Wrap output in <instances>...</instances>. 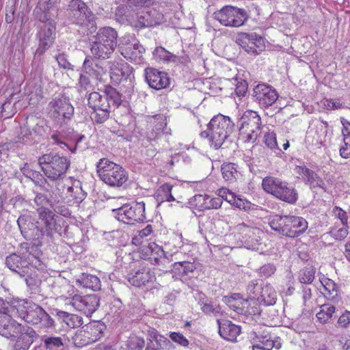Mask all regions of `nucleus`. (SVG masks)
<instances>
[{"label": "nucleus", "instance_id": "nucleus-17", "mask_svg": "<svg viewBox=\"0 0 350 350\" xmlns=\"http://www.w3.org/2000/svg\"><path fill=\"white\" fill-rule=\"evenodd\" d=\"M66 305L72 306L76 310L91 316L100 305V298L96 295H81L76 294L66 299Z\"/></svg>", "mask_w": 350, "mask_h": 350}, {"label": "nucleus", "instance_id": "nucleus-49", "mask_svg": "<svg viewBox=\"0 0 350 350\" xmlns=\"http://www.w3.org/2000/svg\"><path fill=\"white\" fill-rule=\"evenodd\" d=\"M335 307L332 305L324 304L321 306L320 311L317 314V318L322 323H326L332 319L335 312Z\"/></svg>", "mask_w": 350, "mask_h": 350}, {"label": "nucleus", "instance_id": "nucleus-19", "mask_svg": "<svg viewBox=\"0 0 350 350\" xmlns=\"http://www.w3.org/2000/svg\"><path fill=\"white\" fill-rule=\"evenodd\" d=\"M270 327H262L251 333L253 340V350H271L273 347L279 349L281 343L271 334Z\"/></svg>", "mask_w": 350, "mask_h": 350}, {"label": "nucleus", "instance_id": "nucleus-29", "mask_svg": "<svg viewBox=\"0 0 350 350\" xmlns=\"http://www.w3.org/2000/svg\"><path fill=\"white\" fill-rule=\"evenodd\" d=\"M144 258L153 265L165 264L170 262L163 247L152 242L143 249Z\"/></svg>", "mask_w": 350, "mask_h": 350}, {"label": "nucleus", "instance_id": "nucleus-44", "mask_svg": "<svg viewBox=\"0 0 350 350\" xmlns=\"http://www.w3.org/2000/svg\"><path fill=\"white\" fill-rule=\"evenodd\" d=\"M323 286V293L328 299L334 300L338 297V289L334 282L330 279L325 278L321 280Z\"/></svg>", "mask_w": 350, "mask_h": 350}, {"label": "nucleus", "instance_id": "nucleus-16", "mask_svg": "<svg viewBox=\"0 0 350 350\" xmlns=\"http://www.w3.org/2000/svg\"><path fill=\"white\" fill-rule=\"evenodd\" d=\"M88 105L92 109L118 107L122 103L121 95L112 87H107L103 94L98 92L90 94Z\"/></svg>", "mask_w": 350, "mask_h": 350}, {"label": "nucleus", "instance_id": "nucleus-6", "mask_svg": "<svg viewBox=\"0 0 350 350\" xmlns=\"http://www.w3.org/2000/svg\"><path fill=\"white\" fill-rule=\"evenodd\" d=\"M96 172L100 179L111 187H120L129 179L125 169L106 158L99 160L96 165Z\"/></svg>", "mask_w": 350, "mask_h": 350}, {"label": "nucleus", "instance_id": "nucleus-56", "mask_svg": "<svg viewBox=\"0 0 350 350\" xmlns=\"http://www.w3.org/2000/svg\"><path fill=\"white\" fill-rule=\"evenodd\" d=\"M199 229L202 234H205L207 232L213 231V219L210 217H202L199 221Z\"/></svg>", "mask_w": 350, "mask_h": 350}, {"label": "nucleus", "instance_id": "nucleus-9", "mask_svg": "<svg viewBox=\"0 0 350 350\" xmlns=\"http://www.w3.org/2000/svg\"><path fill=\"white\" fill-rule=\"evenodd\" d=\"M38 164L45 176L51 180H58L66 172L70 163L66 157L49 153L38 158Z\"/></svg>", "mask_w": 350, "mask_h": 350}, {"label": "nucleus", "instance_id": "nucleus-13", "mask_svg": "<svg viewBox=\"0 0 350 350\" xmlns=\"http://www.w3.org/2000/svg\"><path fill=\"white\" fill-rule=\"evenodd\" d=\"M113 216L119 221L133 225L145 219V203L144 202L125 204L112 210Z\"/></svg>", "mask_w": 350, "mask_h": 350}, {"label": "nucleus", "instance_id": "nucleus-57", "mask_svg": "<svg viewBox=\"0 0 350 350\" xmlns=\"http://www.w3.org/2000/svg\"><path fill=\"white\" fill-rule=\"evenodd\" d=\"M218 196V197L221 198L222 200H225L232 205L237 197L234 193L226 188H221L219 189Z\"/></svg>", "mask_w": 350, "mask_h": 350}, {"label": "nucleus", "instance_id": "nucleus-1", "mask_svg": "<svg viewBox=\"0 0 350 350\" xmlns=\"http://www.w3.org/2000/svg\"><path fill=\"white\" fill-rule=\"evenodd\" d=\"M36 224L32 221L29 215H21L17 219V224L23 237L31 241L36 247L42 245L44 236L52 237L57 230L55 213L51 209L38 212Z\"/></svg>", "mask_w": 350, "mask_h": 350}, {"label": "nucleus", "instance_id": "nucleus-21", "mask_svg": "<svg viewBox=\"0 0 350 350\" xmlns=\"http://www.w3.org/2000/svg\"><path fill=\"white\" fill-rule=\"evenodd\" d=\"M106 329L105 325L100 321H94L85 325L75 336V342L82 337L85 339L80 345L84 346L98 340Z\"/></svg>", "mask_w": 350, "mask_h": 350}, {"label": "nucleus", "instance_id": "nucleus-8", "mask_svg": "<svg viewBox=\"0 0 350 350\" xmlns=\"http://www.w3.org/2000/svg\"><path fill=\"white\" fill-rule=\"evenodd\" d=\"M69 18L71 22L92 33L97 29L96 16L88 5L81 0H72L69 5Z\"/></svg>", "mask_w": 350, "mask_h": 350}, {"label": "nucleus", "instance_id": "nucleus-32", "mask_svg": "<svg viewBox=\"0 0 350 350\" xmlns=\"http://www.w3.org/2000/svg\"><path fill=\"white\" fill-rule=\"evenodd\" d=\"M219 334L225 340L235 342L241 333V327L227 319H217Z\"/></svg>", "mask_w": 350, "mask_h": 350}, {"label": "nucleus", "instance_id": "nucleus-52", "mask_svg": "<svg viewBox=\"0 0 350 350\" xmlns=\"http://www.w3.org/2000/svg\"><path fill=\"white\" fill-rule=\"evenodd\" d=\"M315 269L312 267H306L299 272V280L301 283L310 284L314 278Z\"/></svg>", "mask_w": 350, "mask_h": 350}, {"label": "nucleus", "instance_id": "nucleus-64", "mask_svg": "<svg viewBox=\"0 0 350 350\" xmlns=\"http://www.w3.org/2000/svg\"><path fill=\"white\" fill-rule=\"evenodd\" d=\"M170 338L174 342H176L183 347H187L189 345L187 339L179 332H171Z\"/></svg>", "mask_w": 350, "mask_h": 350}, {"label": "nucleus", "instance_id": "nucleus-47", "mask_svg": "<svg viewBox=\"0 0 350 350\" xmlns=\"http://www.w3.org/2000/svg\"><path fill=\"white\" fill-rule=\"evenodd\" d=\"M198 304L200 306V308L203 312L207 314H217L220 312V308L219 306L213 305L212 302L208 300L207 297L203 294L199 295Z\"/></svg>", "mask_w": 350, "mask_h": 350}, {"label": "nucleus", "instance_id": "nucleus-18", "mask_svg": "<svg viewBox=\"0 0 350 350\" xmlns=\"http://www.w3.org/2000/svg\"><path fill=\"white\" fill-rule=\"evenodd\" d=\"M37 27L36 37L39 40V45L35 55L41 56L54 42L56 35V23L55 21L38 23Z\"/></svg>", "mask_w": 350, "mask_h": 350}, {"label": "nucleus", "instance_id": "nucleus-34", "mask_svg": "<svg viewBox=\"0 0 350 350\" xmlns=\"http://www.w3.org/2000/svg\"><path fill=\"white\" fill-rule=\"evenodd\" d=\"M41 340L46 350H66L68 339L65 335L42 336Z\"/></svg>", "mask_w": 350, "mask_h": 350}, {"label": "nucleus", "instance_id": "nucleus-46", "mask_svg": "<svg viewBox=\"0 0 350 350\" xmlns=\"http://www.w3.org/2000/svg\"><path fill=\"white\" fill-rule=\"evenodd\" d=\"M295 170L307 183L314 184L318 178L317 174L306 165H297Z\"/></svg>", "mask_w": 350, "mask_h": 350}, {"label": "nucleus", "instance_id": "nucleus-61", "mask_svg": "<svg viewBox=\"0 0 350 350\" xmlns=\"http://www.w3.org/2000/svg\"><path fill=\"white\" fill-rule=\"evenodd\" d=\"M332 236L336 240H342L347 237L348 234L347 226L343 225V226L338 229H332L330 231Z\"/></svg>", "mask_w": 350, "mask_h": 350}, {"label": "nucleus", "instance_id": "nucleus-38", "mask_svg": "<svg viewBox=\"0 0 350 350\" xmlns=\"http://www.w3.org/2000/svg\"><path fill=\"white\" fill-rule=\"evenodd\" d=\"M340 122L343 126L342 133L344 145L340 148V154L347 159L350 157V122L344 118L340 119Z\"/></svg>", "mask_w": 350, "mask_h": 350}, {"label": "nucleus", "instance_id": "nucleus-54", "mask_svg": "<svg viewBox=\"0 0 350 350\" xmlns=\"http://www.w3.org/2000/svg\"><path fill=\"white\" fill-rule=\"evenodd\" d=\"M27 178L31 179V180L33 182L35 185L38 186L42 189H45L44 184L48 183L47 180L43 176V175L40 172L33 170Z\"/></svg>", "mask_w": 350, "mask_h": 350}, {"label": "nucleus", "instance_id": "nucleus-42", "mask_svg": "<svg viewBox=\"0 0 350 350\" xmlns=\"http://www.w3.org/2000/svg\"><path fill=\"white\" fill-rule=\"evenodd\" d=\"M77 282L79 283L84 288H88L94 291L100 289V279L92 274L83 273L82 275L77 279Z\"/></svg>", "mask_w": 350, "mask_h": 350}, {"label": "nucleus", "instance_id": "nucleus-4", "mask_svg": "<svg viewBox=\"0 0 350 350\" xmlns=\"http://www.w3.org/2000/svg\"><path fill=\"white\" fill-rule=\"evenodd\" d=\"M234 126V123L228 116L218 114L211 120L207 131L202 132L200 135L208 137L211 146L218 149L232 133Z\"/></svg>", "mask_w": 350, "mask_h": 350}, {"label": "nucleus", "instance_id": "nucleus-28", "mask_svg": "<svg viewBox=\"0 0 350 350\" xmlns=\"http://www.w3.org/2000/svg\"><path fill=\"white\" fill-rule=\"evenodd\" d=\"M144 75L146 81L153 89L159 90L170 85V79L165 72L149 67L144 70Z\"/></svg>", "mask_w": 350, "mask_h": 350}, {"label": "nucleus", "instance_id": "nucleus-25", "mask_svg": "<svg viewBox=\"0 0 350 350\" xmlns=\"http://www.w3.org/2000/svg\"><path fill=\"white\" fill-rule=\"evenodd\" d=\"M39 338V334L31 327L24 326L23 328L14 336L13 350H29L33 342Z\"/></svg>", "mask_w": 350, "mask_h": 350}, {"label": "nucleus", "instance_id": "nucleus-11", "mask_svg": "<svg viewBox=\"0 0 350 350\" xmlns=\"http://www.w3.org/2000/svg\"><path fill=\"white\" fill-rule=\"evenodd\" d=\"M262 187L267 193L285 202L294 204L297 201L298 193L296 189L278 178L265 177L262 181Z\"/></svg>", "mask_w": 350, "mask_h": 350}, {"label": "nucleus", "instance_id": "nucleus-45", "mask_svg": "<svg viewBox=\"0 0 350 350\" xmlns=\"http://www.w3.org/2000/svg\"><path fill=\"white\" fill-rule=\"evenodd\" d=\"M172 186L168 183H165L160 186L155 193L156 200L160 202H173L175 198L172 195Z\"/></svg>", "mask_w": 350, "mask_h": 350}, {"label": "nucleus", "instance_id": "nucleus-43", "mask_svg": "<svg viewBox=\"0 0 350 350\" xmlns=\"http://www.w3.org/2000/svg\"><path fill=\"white\" fill-rule=\"evenodd\" d=\"M171 135V129L167 127V123L164 120L157 122L152 131L148 134L150 141L159 139L162 135Z\"/></svg>", "mask_w": 350, "mask_h": 350}, {"label": "nucleus", "instance_id": "nucleus-36", "mask_svg": "<svg viewBox=\"0 0 350 350\" xmlns=\"http://www.w3.org/2000/svg\"><path fill=\"white\" fill-rule=\"evenodd\" d=\"M86 193L79 186H68L64 196H60L61 200L69 204H79L85 198Z\"/></svg>", "mask_w": 350, "mask_h": 350}, {"label": "nucleus", "instance_id": "nucleus-26", "mask_svg": "<svg viewBox=\"0 0 350 350\" xmlns=\"http://www.w3.org/2000/svg\"><path fill=\"white\" fill-rule=\"evenodd\" d=\"M128 282L133 286L140 288L152 284L156 277L154 273L146 266H142L131 272L127 276Z\"/></svg>", "mask_w": 350, "mask_h": 350}, {"label": "nucleus", "instance_id": "nucleus-22", "mask_svg": "<svg viewBox=\"0 0 350 350\" xmlns=\"http://www.w3.org/2000/svg\"><path fill=\"white\" fill-rule=\"evenodd\" d=\"M52 116L60 123L70 120L74 113V107L65 97L55 98L49 105Z\"/></svg>", "mask_w": 350, "mask_h": 350}, {"label": "nucleus", "instance_id": "nucleus-53", "mask_svg": "<svg viewBox=\"0 0 350 350\" xmlns=\"http://www.w3.org/2000/svg\"><path fill=\"white\" fill-rule=\"evenodd\" d=\"M264 137H263V142L265 146L271 149H278V143L276 139V135L273 131H266L265 130L263 131Z\"/></svg>", "mask_w": 350, "mask_h": 350}, {"label": "nucleus", "instance_id": "nucleus-33", "mask_svg": "<svg viewBox=\"0 0 350 350\" xmlns=\"http://www.w3.org/2000/svg\"><path fill=\"white\" fill-rule=\"evenodd\" d=\"M83 69L86 74L98 81H100L102 77L106 73L102 62L93 59L91 56H87L85 59Z\"/></svg>", "mask_w": 350, "mask_h": 350}, {"label": "nucleus", "instance_id": "nucleus-35", "mask_svg": "<svg viewBox=\"0 0 350 350\" xmlns=\"http://www.w3.org/2000/svg\"><path fill=\"white\" fill-rule=\"evenodd\" d=\"M55 317L61 323L70 328H76L83 324V318L77 314H71L58 309L55 310Z\"/></svg>", "mask_w": 350, "mask_h": 350}, {"label": "nucleus", "instance_id": "nucleus-60", "mask_svg": "<svg viewBox=\"0 0 350 350\" xmlns=\"http://www.w3.org/2000/svg\"><path fill=\"white\" fill-rule=\"evenodd\" d=\"M60 200L55 199L53 202V206H52L51 208H53V213L55 212L59 215H62L64 217H68L70 215V211L67 207L64 205L59 204Z\"/></svg>", "mask_w": 350, "mask_h": 350}, {"label": "nucleus", "instance_id": "nucleus-23", "mask_svg": "<svg viewBox=\"0 0 350 350\" xmlns=\"http://www.w3.org/2000/svg\"><path fill=\"white\" fill-rule=\"evenodd\" d=\"M254 100L262 108L271 106L278 98L276 90L271 85L266 83H260L253 89Z\"/></svg>", "mask_w": 350, "mask_h": 350}, {"label": "nucleus", "instance_id": "nucleus-30", "mask_svg": "<svg viewBox=\"0 0 350 350\" xmlns=\"http://www.w3.org/2000/svg\"><path fill=\"white\" fill-rule=\"evenodd\" d=\"M235 230L240 234L241 241L248 245H253L260 241V234L262 231L256 228L245 223L236 226Z\"/></svg>", "mask_w": 350, "mask_h": 350}, {"label": "nucleus", "instance_id": "nucleus-40", "mask_svg": "<svg viewBox=\"0 0 350 350\" xmlns=\"http://www.w3.org/2000/svg\"><path fill=\"white\" fill-rule=\"evenodd\" d=\"M276 292L270 285L262 286L257 301L263 303L266 306L273 305L276 301Z\"/></svg>", "mask_w": 350, "mask_h": 350}, {"label": "nucleus", "instance_id": "nucleus-39", "mask_svg": "<svg viewBox=\"0 0 350 350\" xmlns=\"http://www.w3.org/2000/svg\"><path fill=\"white\" fill-rule=\"evenodd\" d=\"M55 199V198H49L46 194L42 193H35L33 202L37 213L42 210L46 211L51 209L52 206H53Z\"/></svg>", "mask_w": 350, "mask_h": 350}, {"label": "nucleus", "instance_id": "nucleus-14", "mask_svg": "<svg viewBox=\"0 0 350 350\" xmlns=\"http://www.w3.org/2000/svg\"><path fill=\"white\" fill-rule=\"evenodd\" d=\"M118 49L127 60L140 64L144 62V47L134 35L127 34L120 40Z\"/></svg>", "mask_w": 350, "mask_h": 350}, {"label": "nucleus", "instance_id": "nucleus-48", "mask_svg": "<svg viewBox=\"0 0 350 350\" xmlns=\"http://www.w3.org/2000/svg\"><path fill=\"white\" fill-rule=\"evenodd\" d=\"M111 108L95 109H92L91 118L92 121L97 124L105 123L109 118Z\"/></svg>", "mask_w": 350, "mask_h": 350}, {"label": "nucleus", "instance_id": "nucleus-27", "mask_svg": "<svg viewBox=\"0 0 350 350\" xmlns=\"http://www.w3.org/2000/svg\"><path fill=\"white\" fill-rule=\"evenodd\" d=\"M110 77L115 83H119L126 80L133 73V68L123 59L118 58L108 62Z\"/></svg>", "mask_w": 350, "mask_h": 350}, {"label": "nucleus", "instance_id": "nucleus-12", "mask_svg": "<svg viewBox=\"0 0 350 350\" xmlns=\"http://www.w3.org/2000/svg\"><path fill=\"white\" fill-rule=\"evenodd\" d=\"M12 303L10 297L5 299L0 298V335L8 339H12L25 325L16 321L14 315L7 311Z\"/></svg>", "mask_w": 350, "mask_h": 350}, {"label": "nucleus", "instance_id": "nucleus-31", "mask_svg": "<svg viewBox=\"0 0 350 350\" xmlns=\"http://www.w3.org/2000/svg\"><path fill=\"white\" fill-rule=\"evenodd\" d=\"M161 18V15L156 10L142 12L137 16L136 20L132 22V25L138 29L152 27L159 24Z\"/></svg>", "mask_w": 350, "mask_h": 350}, {"label": "nucleus", "instance_id": "nucleus-50", "mask_svg": "<svg viewBox=\"0 0 350 350\" xmlns=\"http://www.w3.org/2000/svg\"><path fill=\"white\" fill-rule=\"evenodd\" d=\"M145 345V341L142 337L131 334L126 341L128 350H142Z\"/></svg>", "mask_w": 350, "mask_h": 350}, {"label": "nucleus", "instance_id": "nucleus-15", "mask_svg": "<svg viewBox=\"0 0 350 350\" xmlns=\"http://www.w3.org/2000/svg\"><path fill=\"white\" fill-rule=\"evenodd\" d=\"M214 18L226 27H239L247 21L249 14L244 9L225 6L214 12Z\"/></svg>", "mask_w": 350, "mask_h": 350}, {"label": "nucleus", "instance_id": "nucleus-5", "mask_svg": "<svg viewBox=\"0 0 350 350\" xmlns=\"http://www.w3.org/2000/svg\"><path fill=\"white\" fill-rule=\"evenodd\" d=\"M269 226L278 234L291 237H297L308 228L307 221L295 215H274L269 220Z\"/></svg>", "mask_w": 350, "mask_h": 350}, {"label": "nucleus", "instance_id": "nucleus-51", "mask_svg": "<svg viewBox=\"0 0 350 350\" xmlns=\"http://www.w3.org/2000/svg\"><path fill=\"white\" fill-rule=\"evenodd\" d=\"M152 232V226L150 224L147 225L144 229L139 230L137 232V234L133 237L132 244L136 246L143 245L144 239L149 236Z\"/></svg>", "mask_w": 350, "mask_h": 350}, {"label": "nucleus", "instance_id": "nucleus-63", "mask_svg": "<svg viewBox=\"0 0 350 350\" xmlns=\"http://www.w3.org/2000/svg\"><path fill=\"white\" fill-rule=\"evenodd\" d=\"M276 269L275 266L273 264H265L263 266H262L259 269V274L262 277L268 278L272 275Z\"/></svg>", "mask_w": 350, "mask_h": 350}, {"label": "nucleus", "instance_id": "nucleus-3", "mask_svg": "<svg viewBox=\"0 0 350 350\" xmlns=\"http://www.w3.org/2000/svg\"><path fill=\"white\" fill-rule=\"evenodd\" d=\"M12 303L7 311L26 323L45 329L55 327L54 319L40 306L27 299L10 297Z\"/></svg>", "mask_w": 350, "mask_h": 350}, {"label": "nucleus", "instance_id": "nucleus-58", "mask_svg": "<svg viewBox=\"0 0 350 350\" xmlns=\"http://www.w3.org/2000/svg\"><path fill=\"white\" fill-rule=\"evenodd\" d=\"M205 206H202V209H217L221 207L222 204V200L219 197L211 198L207 196L206 202Z\"/></svg>", "mask_w": 350, "mask_h": 350}, {"label": "nucleus", "instance_id": "nucleus-2", "mask_svg": "<svg viewBox=\"0 0 350 350\" xmlns=\"http://www.w3.org/2000/svg\"><path fill=\"white\" fill-rule=\"evenodd\" d=\"M5 263L20 277H25L34 269L43 270L46 267L42 252L32 243L31 246L27 243L21 244L20 250L7 256Z\"/></svg>", "mask_w": 350, "mask_h": 350}, {"label": "nucleus", "instance_id": "nucleus-37", "mask_svg": "<svg viewBox=\"0 0 350 350\" xmlns=\"http://www.w3.org/2000/svg\"><path fill=\"white\" fill-rule=\"evenodd\" d=\"M147 335L150 342L145 350H157L170 342L165 337L159 334L158 332L154 328H149L147 330Z\"/></svg>", "mask_w": 350, "mask_h": 350}, {"label": "nucleus", "instance_id": "nucleus-55", "mask_svg": "<svg viewBox=\"0 0 350 350\" xmlns=\"http://www.w3.org/2000/svg\"><path fill=\"white\" fill-rule=\"evenodd\" d=\"M262 288V286L258 284L256 281L250 282L247 287V291L250 296V299L257 301V297H259Z\"/></svg>", "mask_w": 350, "mask_h": 350}, {"label": "nucleus", "instance_id": "nucleus-41", "mask_svg": "<svg viewBox=\"0 0 350 350\" xmlns=\"http://www.w3.org/2000/svg\"><path fill=\"white\" fill-rule=\"evenodd\" d=\"M221 170L223 178L230 183H234L241 176L237 165L232 163H224Z\"/></svg>", "mask_w": 350, "mask_h": 350}, {"label": "nucleus", "instance_id": "nucleus-24", "mask_svg": "<svg viewBox=\"0 0 350 350\" xmlns=\"http://www.w3.org/2000/svg\"><path fill=\"white\" fill-rule=\"evenodd\" d=\"M328 123L321 120L307 131L306 144L309 148L315 150L324 145L327 133Z\"/></svg>", "mask_w": 350, "mask_h": 350}, {"label": "nucleus", "instance_id": "nucleus-59", "mask_svg": "<svg viewBox=\"0 0 350 350\" xmlns=\"http://www.w3.org/2000/svg\"><path fill=\"white\" fill-rule=\"evenodd\" d=\"M170 52L165 50L162 46L157 47L153 51L154 58L157 60L163 61L168 63V59Z\"/></svg>", "mask_w": 350, "mask_h": 350}, {"label": "nucleus", "instance_id": "nucleus-7", "mask_svg": "<svg viewBox=\"0 0 350 350\" xmlns=\"http://www.w3.org/2000/svg\"><path fill=\"white\" fill-rule=\"evenodd\" d=\"M94 38L90 48L92 54L97 58H108L117 46V31L112 27H105L98 31Z\"/></svg>", "mask_w": 350, "mask_h": 350}, {"label": "nucleus", "instance_id": "nucleus-10", "mask_svg": "<svg viewBox=\"0 0 350 350\" xmlns=\"http://www.w3.org/2000/svg\"><path fill=\"white\" fill-rule=\"evenodd\" d=\"M240 135L247 143H255L265 129L260 116L254 111H246L240 119Z\"/></svg>", "mask_w": 350, "mask_h": 350}, {"label": "nucleus", "instance_id": "nucleus-20", "mask_svg": "<svg viewBox=\"0 0 350 350\" xmlns=\"http://www.w3.org/2000/svg\"><path fill=\"white\" fill-rule=\"evenodd\" d=\"M236 42L245 51L253 55L259 53L265 47V39L254 32L238 33Z\"/></svg>", "mask_w": 350, "mask_h": 350}, {"label": "nucleus", "instance_id": "nucleus-62", "mask_svg": "<svg viewBox=\"0 0 350 350\" xmlns=\"http://www.w3.org/2000/svg\"><path fill=\"white\" fill-rule=\"evenodd\" d=\"M1 113L2 116H4L5 118L11 117L14 114V109H13V105L10 99H8L2 104Z\"/></svg>", "mask_w": 350, "mask_h": 350}]
</instances>
